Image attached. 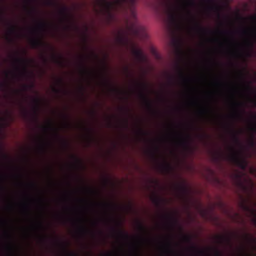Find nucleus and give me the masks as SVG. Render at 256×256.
<instances>
[{
  "mask_svg": "<svg viewBox=\"0 0 256 256\" xmlns=\"http://www.w3.org/2000/svg\"><path fill=\"white\" fill-rule=\"evenodd\" d=\"M74 240H106V238H74Z\"/></svg>",
  "mask_w": 256,
  "mask_h": 256,
  "instance_id": "36",
  "label": "nucleus"
},
{
  "mask_svg": "<svg viewBox=\"0 0 256 256\" xmlns=\"http://www.w3.org/2000/svg\"><path fill=\"white\" fill-rule=\"evenodd\" d=\"M92 140H94V139L93 138H92L91 135H90L88 136V143H90V142H92Z\"/></svg>",
  "mask_w": 256,
  "mask_h": 256,
  "instance_id": "45",
  "label": "nucleus"
},
{
  "mask_svg": "<svg viewBox=\"0 0 256 256\" xmlns=\"http://www.w3.org/2000/svg\"><path fill=\"white\" fill-rule=\"evenodd\" d=\"M205 1L206 2H207V3H208L209 4H210L211 8H214L215 10H220L219 6H217V4H214L213 0H205Z\"/></svg>",
  "mask_w": 256,
  "mask_h": 256,
  "instance_id": "22",
  "label": "nucleus"
},
{
  "mask_svg": "<svg viewBox=\"0 0 256 256\" xmlns=\"http://www.w3.org/2000/svg\"><path fill=\"white\" fill-rule=\"evenodd\" d=\"M57 82L60 85L64 84V81H63L62 79V78H58L57 80Z\"/></svg>",
  "mask_w": 256,
  "mask_h": 256,
  "instance_id": "40",
  "label": "nucleus"
},
{
  "mask_svg": "<svg viewBox=\"0 0 256 256\" xmlns=\"http://www.w3.org/2000/svg\"><path fill=\"white\" fill-rule=\"evenodd\" d=\"M23 114H24V116H27L28 112H27L26 110H25V109L23 111Z\"/></svg>",
  "mask_w": 256,
  "mask_h": 256,
  "instance_id": "48",
  "label": "nucleus"
},
{
  "mask_svg": "<svg viewBox=\"0 0 256 256\" xmlns=\"http://www.w3.org/2000/svg\"><path fill=\"white\" fill-rule=\"evenodd\" d=\"M222 153H217L216 154H215L214 156V159L216 161H218V160H220V158H222Z\"/></svg>",
  "mask_w": 256,
  "mask_h": 256,
  "instance_id": "34",
  "label": "nucleus"
},
{
  "mask_svg": "<svg viewBox=\"0 0 256 256\" xmlns=\"http://www.w3.org/2000/svg\"><path fill=\"white\" fill-rule=\"evenodd\" d=\"M5 178V175L0 170V179L1 180H4Z\"/></svg>",
  "mask_w": 256,
  "mask_h": 256,
  "instance_id": "41",
  "label": "nucleus"
},
{
  "mask_svg": "<svg viewBox=\"0 0 256 256\" xmlns=\"http://www.w3.org/2000/svg\"><path fill=\"white\" fill-rule=\"evenodd\" d=\"M250 18V19H252V20L256 21V15L251 16ZM250 36L256 42V27L255 29H252L250 30Z\"/></svg>",
  "mask_w": 256,
  "mask_h": 256,
  "instance_id": "19",
  "label": "nucleus"
},
{
  "mask_svg": "<svg viewBox=\"0 0 256 256\" xmlns=\"http://www.w3.org/2000/svg\"><path fill=\"white\" fill-rule=\"evenodd\" d=\"M243 33H244V34H248V29H244V30H243Z\"/></svg>",
  "mask_w": 256,
  "mask_h": 256,
  "instance_id": "49",
  "label": "nucleus"
},
{
  "mask_svg": "<svg viewBox=\"0 0 256 256\" xmlns=\"http://www.w3.org/2000/svg\"><path fill=\"white\" fill-rule=\"evenodd\" d=\"M8 117H10V118H11L12 119V114H10V112H8Z\"/></svg>",
  "mask_w": 256,
  "mask_h": 256,
  "instance_id": "60",
  "label": "nucleus"
},
{
  "mask_svg": "<svg viewBox=\"0 0 256 256\" xmlns=\"http://www.w3.org/2000/svg\"><path fill=\"white\" fill-rule=\"evenodd\" d=\"M30 44L33 48H38V47H42V46H48L52 50H54L53 48H52L48 44L44 43L40 38H33L30 40Z\"/></svg>",
  "mask_w": 256,
  "mask_h": 256,
  "instance_id": "7",
  "label": "nucleus"
},
{
  "mask_svg": "<svg viewBox=\"0 0 256 256\" xmlns=\"http://www.w3.org/2000/svg\"><path fill=\"white\" fill-rule=\"evenodd\" d=\"M70 126L69 123H66L65 126Z\"/></svg>",
  "mask_w": 256,
  "mask_h": 256,
  "instance_id": "61",
  "label": "nucleus"
},
{
  "mask_svg": "<svg viewBox=\"0 0 256 256\" xmlns=\"http://www.w3.org/2000/svg\"><path fill=\"white\" fill-rule=\"evenodd\" d=\"M52 90L54 92H56L57 94H59V92H61L60 88H55V86H54V88H52Z\"/></svg>",
  "mask_w": 256,
  "mask_h": 256,
  "instance_id": "39",
  "label": "nucleus"
},
{
  "mask_svg": "<svg viewBox=\"0 0 256 256\" xmlns=\"http://www.w3.org/2000/svg\"><path fill=\"white\" fill-rule=\"evenodd\" d=\"M30 12H38L36 8H32L30 9Z\"/></svg>",
  "mask_w": 256,
  "mask_h": 256,
  "instance_id": "50",
  "label": "nucleus"
},
{
  "mask_svg": "<svg viewBox=\"0 0 256 256\" xmlns=\"http://www.w3.org/2000/svg\"><path fill=\"white\" fill-rule=\"evenodd\" d=\"M112 90H114V91H118V88H112Z\"/></svg>",
  "mask_w": 256,
  "mask_h": 256,
  "instance_id": "62",
  "label": "nucleus"
},
{
  "mask_svg": "<svg viewBox=\"0 0 256 256\" xmlns=\"http://www.w3.org/2000/svg\"><path fill=\"white\" fill-rule=\"evenodd\" d=\"M192 238H113V240H192Z\"/></svg>",
  "mask_w": 256,
  "mask_h": 256,
  "instance_id": "10",
  "label": "nucleus"
},
{
  "mask_svg": "<svg viewBox=\"0 0 256 256\" xmlns=\"http://www.w3.org/2000/svg\"><path fill=\"white\" fill-rule=\"evenodd\" d=\"M0 18L4 19V13L3 12H2V11H0Z\"/></svg>",
  "mask_w": 256,
  "mask_h": 256,
  "instance_id": "46",
  "label": "nucleus"
},
{
  "mask_svg": "<svg viewBox=\"0 0 256 256\" xmlns=\"http://www.w3.org/2000/svg\"><path fill=\"white\" fill-rule=\"evenodd\" d=\"M163 220L157 224L159 229L164 230H182V226L178 218L174 214H164L162 216Z\"/></svg>",
  "mask_w": 256,
  "mask_h": 256,
  "instance_id": "2",
  "label": "nucleus"
},
{
  "mask_svg": "<svg viewBox=\"0 0 256 256\" xmlns=\"http://www.w3.org/2000/svg\"><path fill=\"white\" fill-rule=\"evenodd\" d=\"M192 20L194 22L193 28L196 30V31H197V32H198L199 33H202V34H204V33H206V32L208 31V30L206 29V28H204V27L200 25V23H199L198 20H196L194 18H192Z\"/></svg>",
  "mask_w": 256,
  "mask_h": 256,
  "instance_id": "12",
  "label": "nucleus"
},
{
  "mask_svg": "<svg viewBox=\"0 0 256 256\" xmlns=\"http://www.w3.org/2000/svg\"><path fill=\"white\" fill-rule=\"evenodd\" d=\"M247 88L248 89V90H252L250 84H247Z\"/></svg>",
  "mask_w": 256,
  "mask_h": 256,
  "instance_id": "54",
  "label": "nucleus"
},
{
  "mask_svg": "<svg viewBox=\"0 0 256 256\" xmlns=\"http://www.w3.org/2000/svg\"><path fill=\"white\" fill-rule=\"evenodd\" d=\"M28 87H34V84H32L30 86H24V88L26 89H27V88H28Z\"/></svg>",
  "mask_w": 256,
  "mask_h": 256,
  "instance_id": "53",
  "label": "nucleus"
},
{
  "mask_svg": "<svg viewBox=\"0 0 256 256\" xmlns=\"http://www.w3.org/2000/svg\"><path fill=\"white\" fill-rule=\"evenodd\" d=\"M158 147H155L154 151V152H152V154L154 155L155 154V152H158Z\"/></svg>",
  "mask_w": 256,
  "mask_h": 256,
  "instance_id": "47",
  "label": "nucleus"
},
{
  "mask_svg": "<svg viewBox=\"0 0 256 256\" xmlns=\"http://www.w3.org/2000/svg\"><path fill=\"white\" fill-rule=\"evenodd\" d=\"M36 226H42L43 223L42 222V221H39L38 222H37V224H36Z\"/></svg>",
  "mask_w": 256,
  "mask_h": 256,
  "instance_id": "44",
  "label": "nucleus"
},
{
  "mask_svg": "<svg viewBox=\"0 0 256 256\" xmlns=\"http://www.w3.org/2000/svg\"><path fill=\"white\" fill-rule=\"evenodd\" d=\"M33 102L34 106L33 108L34 112L36 116H37L40 108V100L38 98H35L33 99Z\"/></svg>",
  "mask_w": 256,
  "mask_h": 256,
  "instance_id": "18",
  "label": "nucleus"
},
{
  "mask_svg": "<svg viewBox=\"0 0 256 256\" xmlns=\"http://www.w3.org/2000/svg\"><path fill=\"white\" fill-rule=\"evenodd\" d=\"M213 240H232V238H213ZM236 240H256V238H236Z\"/></svg>",
  "mask_w": 256,
  "mask_h": 256,
  "instance_id": "24",
  "label": "nucleus"
},
{
  "mask_svg": "<svg viewBox=\"0 0 256 256\" xmlns=\"http://www.w3.org/2000/svg\"><path fill=\"white\" fill-rule=\"evenodd\" d=\"M81 66H82V70H81V72L84 74H88V73H89V72L88 70H87V69H86V68H85L84 66V63L83 62H82L81 64Z\"/></svg>",
  "mask_w": 256,
  "mask_h": 256,
  "instance_id": "35",
  "label": "nucleus"
},
{
  "mask_svg": "<svg viewBox=\"0 0 256 256\" xmlns=\"http://www.w3.org/2000/svg\"><path fill=\"white\" fill-rule=\"evenodd\" d=\"M47 24L46 22H40L38 24V28L40 30H45L47 28Z\"/></svg>",
  "mask_w": 256,
  "mask_h": 256,
  "instance_id": "26",
  "label": "nucleus"
},
{
  "mask_svg": "<svg viewBox=\"0 0 256 256\" xmlns=\"http://www.w3.org/2000/svg\"><path fill=\"white\" fill-rule=\"evenodd\" d=\"M161 168L163 171H168L171 168V166L168 163H164L162 165Z\"/></svg>",
  "mask_w": 256,
  "mask_h": 256,
  "instance_id": "28",
  "label": "nucleus"
},
{
  "mask_svg": "<svg viewBox=\"0 0 256 256\" xmlns=\"http://www.w3.org/2000/svg\"><path fill=\"white\" fill-rule=\"evenodd\" d=\"M180 144L181 145H182L183 146H184V147H186V148L189 147L188 139H182V140H180Z\"/></svg>",
  "mask_w": 256,
  "mask_h": 256,
  "instance_id": "33",
  "label": "nucleus"
},
{
  "mask_svg": "<svg viewBox=\"0 0 256 256\" xmlns=\"http://www.w3.org/2000/svg\"><path fill=\"white\" fill-rule=\"evenodd\" d=\"M8 72H5V74H6V76H8Z\"/></svg>",
  "mask_w": 256,
  "mask_h": 256,
  "instance_id": "63",
  "label": "nucleus"
},
{
  "mask_svg": "<svg viewBox=\"0 0 256 256\" xmlns=\"http://www.w3.org/2000/svg\"><path fill=\"white\" fill-rule=\"evenodd\" d=\"M232 138L237 143V144H239V145H241V143L239 138L238 133L235 132L234 130H232Z\"/></svg>",
  "mask_w": 256,
  "mask_h": 256,
  "instance_id": "20",
  "label": "nucleus"
},
{
  "mask_svg": "<svg viewBox=\"0 0 256 256\" xmlns=\"http://www.w3.org/2000/svg\"><path fill=\"white\" fill-rule=\"evenodd\" d=\"M8 84L7 82H3V83H0V90H6L8 87Z\"/></svg>",
  "mask_w": 256,
  "mask_h": 256,
  "instance_id": "31",
  "label": "nucleus"
},
{
  "mask_svg": "<svg viewBox=\"0 0 256 256\" xmlns=\"http://www.w3.org/2000/svg\"><path fill=\"white\" fill-rule=\"evenodd\" d=\"M180 188L182 189V190H185V188H184V186H180Z\"/></svg>",
  "mask_w": 256,
  "mask_h": 256,
  "instance_id": "64",
  "label": "nucleus"
},
{
  "mask_svg": "<svg viewBox=\"0 0 256 256\" xmlns=\"http://www.w3.org/2000/svg\"><path fill=\"white\" fill-rule=\"evenodd\" d=\"M140 132L141 134H145L146 132L142 130H141V128L140 130Z\"/></svg>",
  "mask_w": 256,
  "mask_h": 256,
  "instance_id": "56",
  "label": "nucleus"
},
{
  "mask_svg": "<svg viewBox=\"0 0 256 256\" xmlns=\"http://www.w3.org/2000/svg\"><path fill=\"white\" fill-rule=\"evenodd\" d=\"M243 208L244 210H247L250 213L252 216V222L256 226V210L252 209V208H250V207H248L247 205H243Z\"/></svg>",
  "mask_w": 256,
  "mask_h": 256,
  "instance_id": "13",
  "label": "nucleus"
},
{
  "mask_svg": "<svg viewBox=\"0 0 256 256\" xmlns=\"http://www.w3.org/2000/svg\"><path fill=\"white\" fill-rule=\"evenodd\" d=\"M60 14L66 19L68 16V8H62L60 11Z\"/></svg>",
  "mask_w": 256,
  "mask_h": 256,
  "instance_id": "25",
  "label": "nucleus"
},
{
  "mask_svg": "<svg viewBox=\"0 0 256 256\" xmlns=\"http://www.w3.org/2000/svg\"><path fill=\"white\" fill-rule=\"evenodd\" d=\"M168 17L170 21L172 22H176V14H174V13H173V12H171V11H170V12H168Z\"/></svg>",
  "mask_w": 256,
  "mask_h": 256,
  "instance_id": "23",
  "label": "nucleus"
},
{
  "mask_svg": "<svg viewBox=\"0 0 256 256\" xmlns=\"http://www.w3.org/2000/svg\"><path fill=\"white\" fill-rule=\"evenodd\" d=\"M186 4L188 6H190L191 7H195L196 5V2L194 0H186Z\"/></svg>",
  "mask_w": 256,
  "mask_h": 256,
  "instance_id": "29",
  "label": "nucleus"
},
{
  "mask_svg": "<svg viewBox=\"0 0 256 256\" xmlns=\"http://www.w3.org/2000/svg\"><path fill=\"white\" fill-rule=\"evenodd\" d=\"M138 84L140 88V98L143 100L148 108L152 112H154V110H153L152 104L150 98H148V96H147L146 94V93L144 92V90H146V89H147L148 87V84L146 83H144V82H141L140 83H138Z\"/></svg>",
  "mask_w": 256,
  "mask_h": 256,
  "instance_id": "5",
  "label": "nucleus"
},
{
  "mask_svg": "<svg viewBox=\"0 0 256 256\" xmlns=\"http://www.w3.org/2000/svg\"><path fill=\"white\" fill-rule=\"evenodd\" d=\"M14 226V223L10 220H8V219H4L0 217V228L1 229H10L12 228Z\"/></svg>",
  "mask_w": 256,
  "mask_h": 256,
  "instance_id": "8",
  "label": "nucleus"
},
{
  "mask_svg": "<svg viewBox=\"0 0 256 256\" xmlns=\"http://www.w3.org/2000/svg\"><path fill=\"white\" fill-rule=\"evenodd\" d=\"M104 222L113 232H121L124 230V220L122 218L109 217L108 219L104 220Z\"/></svg>",
  "mask_w": 256,
  "mask_h": 256,
  "instance_id": "3",
  "label": "nucleus"
},
{
  "mask_svg": "<svg viewBox=\"0 0 256 256\" xmlns=\"http://www.w3.org/2000/svg\"><path fill=\"white\" fill-rule=\"evenodd\" d=\"M151 200L156 206H162L163 202H166L164 198H162L161 196H158L156 195L152 196L151 197Z\"/></svg>",
  "mask_w": 256,
  "mask_h": 256,
  "instance_id": "16",
  "label": "nucleus"
},
{
  "mask_svg": "<svg viewBox=\"0 0 256 256\" xmlns=\"http://www.w3.org/2000/svg\"><path fill=\"white\" fill-rule=\"evenodd\" d=\"M63 222H66L68 220H69L70 223L74 227L78 228V229H81L84 226L85 219H74V218H69L68 219H62Z\"/></svg>",
  "mask_w": 256,
  "mask_h": 256,
  "instance_id": "6",
  "label": "nucleus"
},
{
  "mask_svg": "<svg viewBox=\"0 0 256 256\" xmlns=\"http://www.w3.org/2000/svg\"><path fill=\"white\" fill-rule=\"evenodd\" d=\"M248 45L250 46H253V45H254V44L252 43V42H250V41H248Z\"/></svg>",
  "mask_w": 256,
  "mask_h": 256,
  "instance_id": "55",
  "label": "nucleus"
},
{
  "mask_svg": "<svg viewBox=\"0 0 256 256\" xmlns=\"http://www.w3.org/2000/svg\"><path fill=\"white\" fill-rule=\"evenodd\" d=\"M248 144L250 147H256V141L254 135H252L248 141Z\"/></svg>",
  "mask_w": 256,
  "mask_h": 256,
  "instance_id": "21",
  "label": "nucleus"
},
{
  "mask_svg": "<svg viewBox=\"0 0 256 256\" xmlns=\"http://www.w3.org/2000/svg\"><path fill=\"white\" fill-rule=\"evenodd\" d=\"M53 58H54L55 60L57 63L60 64H62L63 62L62 60V56H59L58 58H57L54 54L53 55Z\"/></svg>",
  "mask_w": 256,
  "mask_h": 256,
  "instance_id": "32",
  "label": "nucleus"
},
{
  "mask_svg": "<svg viewBox=\"0 0 256 256\" xmlns=\"http://www.w3.org/2000/svg\"><path fill=\"white\" fill-rule=\"evenodd\" d=\"M251 118L253 120L255 124V126L252 128V130L256 133V114H251Z\"/></svg>",
  "mask_w": 256,
  "mask_h": 256,
  "instance_id": "30",
  "label": "nucleus"
},
{
  "mask_svg": "<svg viewBox=\"0 0 256 256\" xmlns=\"http://www.w3.org/2000/svg\"><path fill=\"white\" fill-rule=\"evenodd\" d=\"M176 70L178 72L179 76L184 82H188L190 80L188 77L186 76L184 72L182 67L179 65V64H176Z\"/></svg>",
  "mask_w": 256,
  "mask_h": 256,
  "instance_id": "9",
  "label": "nucleus"
},
{
  "mask_svg": "<svg viewBox=\"0 0 256 256\" xmlns=\"http://www.w3.org/2000/svg\"><path fill=\"white\" fill-rule=\"evenodd\" d=\"M72 156L76 160V162H78V164H80V162H82V161L80 160V158H77V156Z\"/></svg>",
  "mask_w": 256,
  "mask_h": 256,
  "instance_id": "42",
  "label": "nucleus"
},
{
  "mask_svg": "<svg viewBox=\"0 0 256 256\" xmlns=\"http://www.w3.org/2000/svg\"><path fill=\"white\" fill-rule=\"evenodd\" d=\"M98 223L99 221H98V220H94V221L92 222V224L94 226H96V225H98Z\"/></svg>",
  "mask_w": 256,
  "mask_h": 256,
  "instance_id": "43",
  "label": "nucleus"
},
{
  "mask_svg": "<svg viewBox=\"0 0 256 256\" xmlns=\"http://www.w3.org/2000/svg\"><path fill=\"white\" fill-rule=\"evenodd\" d=\"M230 149L232 150V152L228 156V158L230 160L233 162L240 168H246L248 164V162L244 158H242L240 153H238V152H236V150H234V148H230Z\"/></svg>",
  "mask_w": 256,
  "mask_h": 256,
  "instance_id": "4",
  "label": "nucleus"
},
{
  "mask_svg": "<svg viewBox=\"0 0 256 256\" xmlns=\"http://www.w3.org/2000/svg\"><path fill=\"white\" fill-rule=\"evenodd\" d=\"M14 60L16 63H21L23 64V72L24 73H26L27 72V68L26 66V64H27V62H28V60L26 58H16L14 59Z\"/></svg>",
  "mask_w": 256,
  "mask_h": 256,
  "instance_id": "17",
  "label": "nucleus"
},
{
  "mask_svg": "<svg viewBox=\"0 0 256 256\" xmlns=\"http://www.w3.org/2000/svg\"><path fill=\"white\" fill-rule=\"evenodd\" d=\"M136 230L139 232H146L148 230V228L140 220H136L135 222Z\"/></svg>",
  "mask_w": 256,
  "mask_h": 256,
  "instance_id": "11",
  "label": "nucleus"
},
{
  "mask_svg": "<svg viewBox=\"0 0 256 256\" xmlns=\"http://www.w3.org/2000/svg\"><path fill=\"white\" fill-rule=\"evenodd\" d=\"M238 18H240V19H242V20H245V18H242V16H238Z\"/></svg>",
  "mask_w": 256,
  "mask_h": 256,
  "instance_id": "58",
  "label": "nucleus"
},
{
  "mask_svg": "<svg viewBox=\"0 0 256 256\" xmlns=\"http://www.w3.org/2000/svg\"><path fill=\"white\" fill-rule=\"evenodd\" d=\"M129 29L131 30L134 35L136 36H138V35L140 34L142 28L140 27V26L137 25L136 23H133V24H132L131 26L129 27Z\"/></svg>",
  "mask_w": 256,
  "mask_h": 256,
  "instance_id": "15",
  "label": "nucleus"
},
{
  "mask_svg": "<svg viewBox=\"0 0 256 256\" xmlns=\"http://www.w3.org/2000/svg\"><path fill=\"white\" fill-rule=\"evenodd\" d=\"M136 0H115L114 2L107 1V0H96V4L102 10H105L109 16H112L113 10L118 12L120 10H128L129 8L132 14L136 17V13L134 7Z\"/></svg>",
  "mask_w": 256,
  "mask_h": 256,
  "instance_id": "1",
  "label": "nucleus"
},
{
  "mask_svg": "<svg viewBox=\"0 0 256 256\" xmlns=\"http://www.w3.org/2000/svg\"><path fill=\"white\" fill-rule=\"evenodd\" d=\"M198 252L199 254H203L204 253V251H198Z\"/></svg>",
  "mask_w": 256,
  "mask_h": 256,
  "instance_id": "59",
  "label": "nucleus"
},
{
  "mask_svg": "<svg viewBox=\"0 0 256 256\" xmlns=\"http://www.w3.org/2000/svg\"><path fill=\"white\" fill-rule=\"evenodd\" d=\"M132 52L135 56L136 58L137 59L140 61H142V60H144V59L146 58L141 49L134 48L132 50Z\"/></svg>",
  "mask_w": 256,
  "mask_h": 256,
  "instance_id": "14",
  "label": "nucleus"
},
{
  "mask_svg": "<svg viewBox=\"0 0 256 256\" xmlns=\"http://www.w3.org/2000/svg\"><path fill=\"white\" fill-rule=\"evenodd\" d=\"M103 206H110V208H114V205L113 204H110V203H108V202H104L102 204Z\"/></svg>",
  "mask_w": 256,
  "mask_h": 256,
  "instance_id": "37",
  "label": "nucleus"
},
{
  "mask_svg": "<svg viewBox=\"0 0 256 256\" xmlns=\"http://www.w3.org/2000/svg\"><path fill=\"white\" fill-rule=\"evenodd\" d=\"M24 2H26L27 4H29V3H31L32 1V0H24Z\"/></svg>",
  "mask_w": 256,
  "mask_h": 256,
  "instance_id": "52",
  "label": "nucleus"
},
{
  "mask_svg": "<svg viewBox=\"0 0 256 256\" xmlns=\"http://www.w3.org/2000/svg\"><path fill=\"white\" fill-rule=\"evenodd\" d=\"M52 127H53L52 124V123H50L48 126H42V128L44 130H46H46H48V128H52Z\"/></svg>",
  "mask_w": 256,
  "mask_h": 256,
  "instance_id": "38",
  "label": "nucleus"
},
{
  "mask_svg": "<svg viewBox=\"0 0 256 256\" xmlns=\"http://www.w3.org/2000/svg\"><path fill=\"white\" fill-rule=\"evenodd\" d=\"M120 42H124V40H125V39H124V37H120Z\"/></svg>",
  "mask_w": 256,
  "mask_h": 256,
  "instance_id": "51",
  "label": "nucleus"
},
{
  "mask_svg": "<svg viewBox=\"0 0 256 256\" xmlns=\"http://www.w3.org/2000/svg\"><path fill=\"white\" fill-rule=\"evenodd\" d=\"M125 126L126 127L128 126V120H126V122H125Z\"/></svg>",
  "mask_w": 256,
  "mask_h": 256,
  "instance_id": "57",
  "label": "nucleus"
},
{
  "mask_svg": "<svg viewBox=\"0 0 256 256\" xmlns=\"http://www.w3.org/2000/svg\"><path fill=\"white\" fill-rule=\"evenodd\" d=\"M16 26L14 25H12V24H10V28L8 29V34L11 35V34H14V33H16Z\"/></svg>",
  "mask_w": 256,
  "mask_h": 256,
  "instance_id": "27",
  "label": "nucleus"
}]
</instances>
